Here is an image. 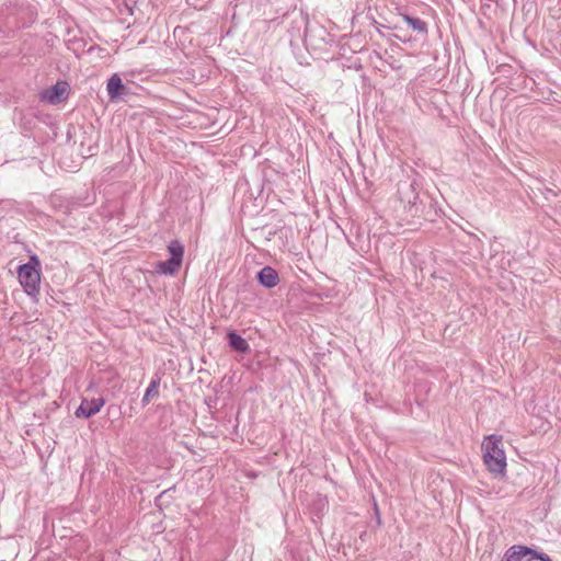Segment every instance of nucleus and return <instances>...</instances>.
I'll list each match as a JSON object with an SVG mask.
<instances>
[{"instance_id": "f257e3e1", "label": "nucleus", "mask_w": 561, "mask_h": 561, "mask_svg": "<svg viewBox=\"0 0 561 561\" xmlns=\"http://www.w3.org/2000/svg\"><path fill=\"white\" fill-rule=\"evenodd\" d=\"M483 449V460L488 469L494 474H503L506 469V457L501 437L491 435Z\"/></svg>"}, {"instance_id": "f03ea898", "label": "nucleus", "mask_w": 561, "mask_h": 561, "mask_svg": "<svg viewBox=\"0 0 561 561\" xmlns=\"http://www.w3.org/2000/svg\"><path fill=\"white\" fill-rule=\"evenodd\" d=\"M397 193L407 215L411 218L420 217L422 214V202L420 201L416 182H399Z\"/></svg>"}, {"instance_id": "7ed1b4c3", "label": "nucleus", "mask_w": 561, "mask_h": 561, "mask_svg": "<svg viewBox=\"0 0 561 561\" xmlns=\"http://www.w3.org/2000/svg\"><path fill=\"white\" fill-rule=\"evenodd\" d=\"M38 266V259L32 256L30 262L21 265L18 270L19 282L24 291L30 296H35L39 293L41 273Z\"/></svg>"}, {"instance_id": "20e7f679", "label": "nucleus", "mask_w": 561, "mask_h": 561, "mask_svg": "<svg viewBox=\"0 0 561 561\" xmlns=\"http://www.w3.org/2000/svg\"><path fill=\"white\" fill-rule=\"evenodd\" d=\"M104 403L105 400L101 397L93 398L91 400L83 399L79 408L76 410L75 414L77 417L89 419L94 414L99 413Z\"/></svg>"}, {"instance_id": "39448f33", "label": "nucleus", "mask_w": 561, "mask_h": 561, "mask_svg": "<svg viewBox=\"0 0 561 561\" xmlns=\"http://www.w3.org/2000/svg\"><path fill=\"white\" fill-rule=\"evenodd\" d=\"M107 94L110 100H122L123 95H125L128 91V88L123 83L121 77L117 73H114L107 80Z\"/></svg>"}, {"instance_id": "423d86ee", "label": "nucleus", "mask_w": 561, "mask_h": 561, "mask_svg": "<svg viewBox=\"0 0 561 561\" xmlns=\"http://www.w3.org/2000/svg\"><path fill=\"white\" fill-rule=\"evenodd\" d=\"M68 96L67 83L66 82H57L49 90H47L44 94V99L47 100L51 104H56L58 102L65 101Z\"/></svg>"}, {"instance_id": "0eeeda50", "label": "nucleus", "mask_w": 561, "mask_h": 561, "mask_svg": "<svg viewBox=\"0 0 561 561\" xmlns=\"http://www.w3.org/2000/svg\"><path fill=\"white\" fill-rule=\"evenodd\" d=\"M256 278L259 283L266 288H273L279 283L278 273L271 266H264L261 268Z\"/></svg>"}, {"instance_id": "6e6552de", "label": "nucleus", "mask_w": 561, "mask_h": 561, "mask_svg": "<svg viewBox=\"0 0 561 561\" xmlns=\"http://www.w3.org/2000/svg\"><path fill=\"white\" fill-rule=\"evenodd\" d=\"M533 552L531 548L525 546L511 547L502 558V561H527L529 554Z\"/></svg>"}, {"instance_id": "1a4fd4ad", "label": "nucleus", "mask_w": 561, "mask_h": 561, "mask_svg": "<svg viewBox=\"0 0 561 561\" xmlns=\"http://www.w3.org/2000/svg\"><path fill=\"white\" fill-rule=\"evenodd\" d=\"M229 346L239 353L247 354L250 352L249 343L237 332L231 331L227 334Z\"/></svg>"}, {"instance_id": "9d476101", "label": "nucleus", "mask_w": 561, "mask_h": 561, "mask_svg": "<svg viewBox=\"0 0 561 561\" xmlns=\"http://www.w3.org/2000/svg\"><path fill=\"white\" fill-rule=\"evenodd\" d=\"M159 386H160V377L156 376L151 379L149 386L147 387L145 394L141 399L142 407L149 404L152 398H157L159 396Z\"/></svg>"}, {"instance_id": "9b49d317", "label": "nucleus", "mask_w": 561, "mask_h": 561, "mask_svg": "<svg viewBox=\"0 0 561 561\" xmlns=\"http://www.w3.org/2000/svg\"><path fill=\"white\" fill-rule=\"evenodd\" d=\"M402 19L405 21V23L411 27L413 31L420 33V34H426L427 33V24L419 19L413 18L408 14H402Z\"/></svg>"}, {"instance_id": "f8f14e48", "label": "nucleus", "mask_w": 561, "mask_h": 561, "mask_svg": "<svg viewBox=\"0 0 561 561\" xmlns=\"http://www.w3.org/2000/svg\"><path fill=\"white\" fill-rule=\"evenodd\" d=\"M181 264L182 263L170 257L167 261L159 262L158 272L165 274V275H173L179 271V268L181 267Z\"/></svg>"}, {"instance_id": "ddd939ff", "label": "nucleus", "mask_w": 561, "mask_h": 561, "mask_svg": "<svg viewBox=\"0 0 561 561\" xmlns=\"http://www.w3.org/2000/svg\"><path fill=\"white\" fill-rule=\"evenodd\" d=\"M168 250L171 254L170 257L182 263L183 254H184V247L179 240H172L168 245Z\"/></svg>"}, {"instance_id": "4468645a", "label": "nucleus", "mask_w": 561, "mask_h": 561, "mask_svg": "<svg viewBox=\"0 0 561 561\" xmlns=\"http://www.w3.org/2000/svg\"><path fill=\"white\" fill-rule=\"evenodd\" d=\"M533 559H537V560H541V561H552L551 558L547 553L538 552L534 549H533V552L529 554V558L527 559V561H530Z\"/></svg>"}]
</instances>
